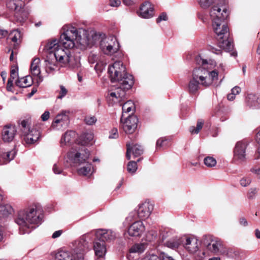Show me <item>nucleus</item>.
I'll return each mask as SVG.
<instances>
[{"label": "nucleus", "instance_id": "nucleus-1", "mask_svg": "<svg viewBox=\"0 0 260 260\" xmlns=\"http://www.w3.org/2000/svg\"><path fill=\"white\" fill-rule=\"evenodd\" d=\"M108 74L112 82H117L118 86L108 95V101L111 104L120 103L123 101L126 91L131 89L134 83V78L126 72V69L120 61L114 62L109 66Z\"/></svg>", "mask_w": 260, "mask_h": 260}, {"label": "nucleus", "instance_id": "nucleus-2", "mask_svg": "<svg viewBox=\"0 0 260 260\" xmlns=\"http://www.w3.org/2000/svg\"><path fill=\"white\" fill-rule=\"evenodd\" d=\"M80 30L73 26H64L62 28L59 41V48L62 46L67 50L74 47L84 49L90 46V42L85 37H82Z\"/></svg>", "mask_w": 260, "mask_h": 260}, {"label": "nucleus", "instance_id": "nucleus-3", "mask_svg": "<svg viewBox=\"0 0 260 260\" xmlns=\"http://www.w3.org/2000/svg\"><path fill=\"white\" fill-rule=\"evenodd\" d=\"M218 79V72L215 70L210 71L202 68L193 70L192 77L188 84V90L191 94L196 93L200 86L205 87L213 84Z\"/></svg>", "mask_w": 260, "mask_h": 260}, {"label": "nucleus", "instance_id": "nucleus-4", "mask_svg": "<svg viewBox=\"0 0 260 260\" xmlns=\"http://www.w3.org/2000/svg\"><path fill=\"white\" fill-rule=\"evenodd\" d=\"M43 215L39 211L37 205H32L20 211L15 222L20 226L21 233L24 234L29 233V228H32L35 225L40 224Z\"/></svg>", "mask_w": 260, "mask_h": 260}, {"label": "nucleus", "instance_id": "nucleus-5", "mask_svg": "<svg viewBox=\"0 0 260 260\" xmlns=\"http://www.w3.org/2000/svg\"><path fill=\"white\" fill-rule=\"evenodd\" d=\"M87 149L82 148L76 152L70 151L67 154V158L74 166H78L77 172L79 175L88 176L93 172V168L87 160L89 156Z\"/></svg>", "mask_w": 260, "mask_h": 260}, {"label": "nucleus", "instance_id": "nucleus-6", "mask_svg": "<svg viewBox=\"0 0 260 260\" xmlns=\"http://www.w3.org/2000/svg\"><path fill=\"white\" fill-rule=\"evenodd\" d=\"M213 29L216 35V39L218 46L226 52H231V55H237L233 51L234 45L232 39L230 38L229 28L223 21L212 24Z\"/></svg>", "mask_w": 260, "mask_h": 260}, {"label": "nucleus", "instance_id": "nucleus-7", "mask_svg": "<svg viewBox=\"0 0 260 260\" xmlns=\"http://www.w3.org/2000/svg\"><path fill=\"white\" fill-rule=\"evenodd\" d=\"M92 39L91 45L99 42L100 48L105 54L111 55L119 50V43L114 36L106 37L104 34L95 33L92 35Z\"/></svg>", "mask_w": 260, "mask_h": 260}, {"label": "nucleus", "instance_id": "nucleus-8", "mask_svg": "<svg viewBox=\"0 0 260 260\" xmlns=\"http://www.w3.org/2000/svg\"><path fill=\"white\" fill-rule=\"evenodd\" d=\"M21 135L28 144L37 142L40 138V133L34 126H32L30 118L21 119L18 122Z\"/></svg>", "mask_w": 260, "mask_h": 260}, {"label": "nucleus", "instance_id": "nucleus-9", "mask_svg": "<svg viewBox=\"0 0 260 260\" xmlns=\"http://www.w3.org/2000/svg\"><path fill=\"white\" fill-rule=\"evenodd\" d=\"M44 50L46 52H52L53 57L56 59L58 64L61 67H67L68 59H69L70 51H65L61 48H59L58 41L53 39L49 41L45 45Z\"/></svg>", "mask_w": 260, "mask_h": 260}, {"label": "nucleus", "instance_id": "nucleus-10", "mask_svg": "<svg viewBox=\"0 0 260 260\" xmlns=\"http://www.w3.org/2000/svg\"><path fill=\"white\" fill-rule=\"evenodd\" d=\"M91 234V233L84 234L79 240L75 241L74 251L77 260H83L84 253L88 248L87 240L90 238Z\"/></svg>", "mask_w": 260, "mask_h": 260}, {"label": "nucleus", "instance_id": "nucleus-11", "mask_svg": "<svg viewBox=\"0 0 260 260\" xmlns=\"http://www.w3.org/2000/svg\"><path fill=\"white\" fill-rule=\"evenodd\" d=\"M202 243L204 248L213 253L219 252L222 246L221 241L212 235H205L203 237Z\"/></svg>", "mask_w": 260, "mask_h": 260}, {"label": "nucleus", "instance_id": "nucleus-12", "mask_svg": "<svg viewBox=\"0 0 260 260\" xmlns=\"http://www.w3.org/2000/svg\"><path fill=\"white\" fill-rule=\"evenodd\" d=\"M228 16V13L223 6H214L210 11V16L212 24L223 21Z\"/></svg>", "mask_w": 260, "mask_h": 260}, {"label": "nucleus", "instance_id": "nucleus-13", "mask_svg": "<svg viewBox=\"0 0 260 260\" xmlns=\"http://www.w3.org/2000/svg\"><path fill=\"white\" fill-rule=\"evenodd\" d=\"M69 121L68 113L67 111H62L55 116L51 126L53 129L61 130L68 126Z\"/></svg>", "mask_w": 260, "mask_h": 260}, {"label": "nucleus", "instance_id": "nucleus-14", "mask_svg": "<svg viewBox=\"0 0 260 260\" xmlns=\"http://www.w3.org/2000/svg\"><path fill=\"white\" fill-rule=\"evenodd\" d=\"M138 119L136 115L129 114L127 117L124 118L122 123V126L125 133L131 134L133 133L137 127Z\"/></svg>", "mask_w": 260, "mask_h": 260}, {"label": "nucleus", "instance_id": "nucleus-15", "mask_svg": "<svg viewBox=\"0 0 260 260\" xmlns=\"http://www.w3.org/2000/svg\"><path fill=\"white\" fill-rule=\"evenodd\" d=\"M248 145L247 141H241L238 142L234 150V161L242 162L246 159V149Z\"/></svg>", "mask_w": 260, "mask_h": 260}, {"label": "nucleus", "instance_id": "nucleus-16", "mask_svg": "<svg viewBox=\"0 0 260 260\" xmlns=\"http://www.w3.org/2000/svg\"><path fill=\"white\" fill-rule=\"evenodd\" d=\"M90 233H91V236L95 235V240L101 242L111 241L115 238V234L111 230L99 229Z\"/></svg>", "mask_w": 260, "mask_h": 260}, {"label": "nucleus", "instance_id": "nucleus-17", "mask_svg": "<svg viewBox=\"0 0 260 260\" xmlns=\"http://www.w3.org/2000/svg\"><path fill=\"white\" fill-rule=\"evenodd\" d=\"M48 54L45 60V68L46 72L49 74L58 70V63L56 59L53 57L52 52H47Z\"/></svg>", "mask_w": 260, "mask_h": 260}, {"label": "nucleus", "instance_id": "nucleus-18", "mask_svg": "<svg viewBox=\"0 0 260 260\" xmlns=\"http://www.w3.org/2000/svg\"><path fill=\"white\" fill-rule=\"evenodd\" d=\"M153 209V206L149 202H144L140 204L137 211L138 216L140 218H147Z\"/></svg>", "mask_w": 260, "mask_h": 260}, {"label": "nucleus", "instance_id": "nucleus-19", "mask_svg": "<svg viewBox=\"0 0 260 260\" xmlns=\"http://www.w3.org/2000/svg\"><path fill=\"white\" fill-rule=\"evenodd\" d=\"M154 8L149 2H145L141 6L138 15L142 18L148 19L154 15Z\"/></svg>", "mask_w": 260, "mask_h": 260}, {"label": "nucleus", "instance_id": "nucleus-20", "mask_svg": "<svg viewBox=\"0 0 260 260\" xmlns=\"http://www.w3.org/2000/svg\"><path fill=\"white\" fill-rule=\"evenodd\" d=\"M93 249L96 257L95 260H104V257L107 251L105 243L95 240L94 242Z\"/></svg>", "mask_w": 260, "mask_h": 260}, {"label": "nucleus", "instance_id": "nucleus-21", "mask_svg": "<svg viewBox=\"0 0 260 260\" xmlns=\"http://www.w3.org/2000/svg\"><path fill=\"white\" fill-rule=\"evenodd\" d=\"M16 129L15 126L7 125L3 128L2 138L5 142H10L13 141L16 135Z\"/></svg>", "mask_w": 260, "mask_h": 260}, {"label": "nucleus", "instance_id": "nucleus-22", "mask_svg": "<svg viewBox=\"0 0 260 260\" xmlns=\"http://www.w3.org/2000/svg\"><path fill=\"white\" fill-rule=\"evenodd\" d=\"M144 230V226L142 221L134 222L128 228L127 233L130 236L138 237L141 235Z\"/></svg>", "mask_w": 260, "mask_h": 260}, {"label": "nucleus", "instance_id": "nucleus-23", "mask_svg": "<svg viewBox=\"0 0 260 260\" xmlns=\"http://www.w3.org/2000/svg\"><path fill=\"white\" fill-rule=\"evenodd\" d=\"M183 246L190 253H195L199 250L198 240L194 238H186Z\"/></svg>", "mask_w": 260, "mask_h": 260}, {"label": "nucleus", "instance_id": "nucleus-24", "mask_svg": "<svg viewBox=\"0 0 260 260\" xmlns=\"http://www.w3.org/2000/svg\"><path fill=\"white\" fill-rule=\"evenodd\" d=\"M40 59L39 58H35L31 62L30 71L34 76L37 77V82L39 84L43 81V78L40 76L41 70L40 68Z\"/></svg>", "mask_w": 260, "mask_h": 260}, {"label": "nucleus", "instance_id": "nucleus-25", "mask_svg": "<svg viewBox=\"0 0 260 260\" xmlns=\"http://www.w3.org/2000/svg\"><path fill=\"white\" fill-rule=\"evenodd\" d=\"M93 135L92 133H85L82 134L78 140V144L81 145V147H77L75 150L71 151L76 152L82 148L86 149L83 146L88 145L93 140Z\"/></svg>", "mask_w": 260, "mask_h": 260}, {"label": "nucleus", "instance_id": "nucleus-26", "mask_svg": "<svg viewBox=\"0 0 260 260\" xmlns=\"http://www.w3.org/2000/svg\"><path fill=\"white\" fill-rule=\"evenodd\" d=\"M126 157L127 159H131V153L133 152L134 157H138L141 155L143 152V148L138 144H135L132 146L130 144H126Z\"/></svg>", "mask_w": 260, "mask_h": 260}, {"label": "nucleus", "instance_id": "nucleus-27", "mask_svg": "<svg viewBox=\"0 0 260 260\" xmlns=\"http://www.w3.org/2000/svg\"><path fill=\"white\" fill-rule=\"evenodd\" d=\"M246 102L247 105L250 108H260V96H257L253 93H249L247 95Z\"/></svg>", "mask_w": 260, "mask_h": 260}, {"label": "nucleus", "instance_id": "nucleus-28", "mask_svg": "<svg viewBox=\"0 0 260 260\" xmlns=\"http://www.w3.org/2000/svg\"><path fill=\"white\" fill-rule=\"evenodd\" d=\"M16 154V151L13 149L10 151L0 152V165L6 164L13 160Z\"/></svg>", "mask_w": 260, "mask_h": 260}, {"label": "nucleus", "instance_id": "nucleus-29", "mask_svg": "<svg viewBox=\"0 0 260 260\" xmlns=\"http://www.w3.org/2000/svg\"><path fill=\"white\" fill-rule=\"evenodd\" d=\"M55 260H77V258L70 251L60 250L55 254Z\"/></svg>", "mask_w": 260, "mask_h": 260}, {"label": "nucleus", "instance_id": "nucleus-30", "mask_svg": "<svg viewBox=\"0 0 260 260\" xmlns=\"http://www.w3.org/2000/svg\"><path fill=\"white\" fill-rule=\"evenodd\" d=\"M76 138V133L73 131L66 132L60 140L61 145H67L74 142Z\"/></svg>", "mask_w": 260, "mask_h": 260}, {"label": "nucleus", "instance_id": "nucleus-31", "mask_svg": "<svg viewBox=\"0 0 260 260\" xmlns=\"http://www.w3.org/2000/svg\"><path fill=\"white\" fill-rule=\"evenodd\" d=\"M7 7L11 11H20L24 6L22 0H6Z\"/></svg>", "mask_w": 260, "mask_h": 260}, {"label": "nucleus", "instance_id": "nucleus-32", "mask_svg": "<svg viewBox=\"0 0 260 260\" xmlns=\"http://www.w3.org/2000/svg\"><path fill=\"white\" fill-rule=\"evenodd\" d=\"M14 212V209L10 204L1 205L0 204V218L8 217L10 215H12Z\"/></svg>", "mask_w": 260, "mask_h": 260}, {"label": "nucleus", "instance_id": "nucleus-33", "mask_svg": "<svg viewBox=\"0 0 260 260\" xmlns=\"http://www.w3.org/2000/svg\"><path fill=\"white\" fill-rule=\"evenodd\" d=\"M135 109L134 103L133 101L129 100L125 102L122 105V115L121 116V120L122 121L126 113L132 112L133 113Z\"/></svg>", "mask_w": 260, "mask_h": 260}, {"label": "nucleus", "instance_id": "nucleus-34", "mask_svg": "<svg viewBox=\"0 0 260 260\" xmlns=\"http://www.w3.org/2000/svg\"><path fill=\"white\" fill-rule=\"evenodd\" d=\"M32 83V79L31 77L29 76L19 78L16 82V85L22 88L30 86Z\"/></svg>", "mask_w": 260, "mask_h": 260}, {"label": "nucleus", "instance_id": "nucleus-35", "mask_svg": "<svg viewBox=\"0 0 260 260\" xmlns=\"http://www.w3.org/2000/svg\"><path fill=\"white\" fill-rule=\"evenodd\" d=\"M147 247L146 243H137L133 245L129 249L130 253H141L144 251Z\"/></svg>", "mask_w": 260, "mask_h": 260}, {"label": "nucleus", "instance_id": "nucleus-36", "mask_svg": "<svg viewBox=\"0 0 260 260\" xmlns=\"http://www.w3.org/2000/svg\"><path fill=\"white\" fill-rule=\"evenodd\" d=\"M80 64L79 57L73 56L70 52L67 67L73 68H78L80 66Z\"/></svg>", "mask_w": 260, "mask_h": 260}, {"label": "nucleus", "instance_id": "nucleus-37", "mask_svg": "<svg viewBox=\"0 0 260 260\" xmlns=\"http://www.w3.org/2000/svg\"><path fill=\"white\" fill-rule=\"evenodd\" d=\"M14 16L17 21L21 23L24 22L27 18L28 13L23 9L22 7L21 10L15 12Z\"/></svg>", "mask_w": 260, "mask_h": 260}, {"label": "nucleus", "instance_id": "nucleus-38", "mask_svg": "<svg viewBox=\"0 0 260 260\" xmlns=\"http://www.w3.org/2000/svg\"><path fill=\"white\" fill-rule=\"evenodd\" d=\"M9 37L15 43V46L18 45L20 41V32L17 29L13 30L10 34Z\"/></svg>", "mask_w": 260, "mask_h": 260}, {"label": "nucleus", "instance_id": "nucleus-39", "mask_svg": "<svg viewBox=\"0 0 260 260\" xmlns=\"http://www.w3.org/2000/svg\"><path fill=\"white\" fill-rule=\"evenodd\" d=\"M196 61L198 64L201 66V67H200L199 68H203L205 70H209L208 69L209 65H212V63H209L207 60L203 59L200 55L197 56L196 57Z\"/></svg>", "mask_w": 260, "mask_h": 260}, {"label": "nucleus", "instance_id": "nucleus-40", "mask_svg": "<svg viewBox=\"0 0 260 260\" xmlns=\"http://www.w3.org/2000/svg\"><path fill=\"white\" fill-rule=\"evenodd\" d=\"M204 121L203 120L200 119H198L197 123V126L196 127L194 126H191L189 128V131L190 132L193 134H198L201 129L202 128L203 126L204 125Z\"/></svg>", "mask_w": 260, "mask_h": 260}, {"label": "nucleus", "instance_id": "nucleus-41", "mask_svg": "<svg viewBox=\"0 0 260 260\" xmlns=\"http://www.w3.org/2000/svg\"><path fill=\"white\" fill-rule=\"evenodd\" d=\"M193 254H194L196 260H205L206 258L209 255V253L205 250L201 251L198 250L197 252Z\"/></svg>", "mask_w": 260, "mask_h": 260}, {"label": "nucleus", "instance_id": "nucleus-42", "mask_svg": "<svg viewBox=\"0 0 260 260\" xmlns=\"http://www.w3.org/2000/svg\"><path fill=\"white\" fill-rule=\"evenodd\" d=\"M180 245V242L175 239H172L167 241L165 243V245L172 249H177Z\"/></svg>", "mask_w": 260, "mask_h": 260}, {"label": "nucleus", "instance_id": "nucleus-43", "mask_svg": "<svg viewBox=\"0 0 260 260\" xmlns=\"http://www.w3.org/2000/svg\"><path fill=\"white\" fill-rule=\"evenodd\" d=\"M205 165L208 167H214L216 164V159L211 156L206 157L204 159Z\"/></svg>", "mask_w": 260, "mask_h": 260}, {"label": "nucleus", "instance_id": "nucleus-44", "mask_svg": "<svg viewBox=\"0 0 260 260\" xmlns=\"http://www.w3.org/2000/svg\"><path fill=\"white\" fill-rule=\"evenodd\" d=\"M167 139L165 138H161L157 140L156 143V150H159L167 146Z\"/></svg>", "mask_w": 260, "mask_h": 260}, {"label": "nucleus", "instance_id": "nucleus-45", "mask_svg": "<svg viewBox=\"0 0 260 260\" xmlns=\"http://www.w3.org/2000/svg\"><path fill=\"white\" fill-rule=\"evenodd\" d=\"M137 170V162L131 161L128 162L127 166V170L130 173H134Z\"/></svg>", "mask_w": 260, "mask_h": 260}, {"label": "nucleus", "instance_id": "nucleus-46", "mask_svg": "<svg viewBox=\"0 0 260 260\" xmlns=\"http://www.w3.org/2000/svg\"><path fill=\"white\" fill-rule=\"evenodd\" d=\"M59 88L60 90L57 91V93H58V95L56 98L57 99L61 100L67 94L68 90L63 85H60Z\"/></svg>", "mask_w": 260, "mask_h": 260}, {"label": "nucleus", "instance_id": "nucleus-47", "mask_svg": "<svg viewBox=\"0 0 260 260\" xmlns=\"http://www.w3.org/2000/svg\"><path fill=\"white\" fill-rule=\"evenodd\" d=\"M84 120L87 124L92 125L96 122L97 119L94 116L88 115L85 117Z\"/></svg>", "mask_w": 260, "mask_h": 260}, {"label": "nucleus", "instance_id": "nucleus-48", "mask_svg": "<svg viewBox=\"0 0 260 260\" xmlns=\"http://www.w3.org/2000/svg\"><path fill=\"white\" fill-rule=\"evenodd\" d=\"M201 7L203 8H208L211 3H212V0H198Z\"/></svg>", "mask_w": 260, "mask_h": 260}, {"label": "nucleus", "instance_id": "nucleus-49", "mask_svg": "<svg viewBox=\"0 0 260 260\" xmlns=\"http://www.w3.org/2000/svg\"><path fill=\"white\" fill-rule=\"evenodd\" d=\"M251 179L250 177H244L240 180V184L244 187H246L250 184Z\"/></svg>", "mask_w": 260, "mask_h": 260}, {"label": "nucleus", "instance_id": "nucleus-50", "mask_svg": "<svg viewBox=\"0 0 260 260\" xmlns=\"http://www.w3.org/2000/svg\"><path fill=\"white\" fill-rule=\"evenodd\" d=\"M53 171L56 174H60L62 173V170L59 165L55 164L53 167Z\"/></svg>", "mask_w": 260, "mask_h": 260}, {"label": "nucleus", "instance_id": "nucleus-51", "mask_svg": "<svg viewBox=\"0 0 260 260\" xmlns=\"http://www.w3.org/2000/svg\"><path fill=\"white\" fill-rule=\"evenodd\" d=\"M118 137L117 129L113 128L111 131V134L109 136L110 139H116Z\"/></svg>", "mask_w": 260, "mask_h": 260}, {"label": "nucleus", "instance_id": "nucleus-52", "mask_svg": "<svg viewBox=\"0 0 260 260\" xmlns=\"http://www.w3.org/2000/svg\"><path fill=\"white\" fill-rule=\"evenodd\" d=\"M136 217V213L135 212H131L128 216L126 218V221L128 222L133 221Z\"/></svg>", "mask_w": 260, "mask_h": 260}, {"label": "nucleus", "instance_id": "nucleus-53", "mask_svg": "<svg viewBox=\"0 0 260 260\" xmlns=\"http://www.w3.org/2000/svg\"><path fill=\"white\" fill-rule=\"evenodd\" d=\"M167 14L165 13H162L157 18L156 22H157V23H159L162 20H167Z\"/></svg>", "mask_w": 260, "mask_h": 260}, {"label": "nucleus", "instance_id": "nucleus-54", "mask_svg": "<svg viewBox=\"0 0 260 260\" xmlns=\"http://www.w3.org/2000/svg\"><path fill=\"white\" fill-rule=\"evenodd\" d=\"M50 116V113L48 111H46L44 113L41 115L42 120L43 121H47Z\"/></svg>", "mask_w": 260, "mask_h": 260}, {"label": "nucleus", "instance_id": "nucleus-55", "mask_svg": "<svg viewBox=\"0 0 260 260\" xmlns=\"http://www.w3.org/2000/svg\"><path fill=\"white\" fill-rule=\"evenodd\" d=\"M120 3V0H110V5L112 7H118Z\"/></svg>", "mask_w": 260, "mask_h": 260}, {"label": "nucleus", "instance_id": "nucleus-56", "mask_svg": "<svg viewBox=\"0 0 260 260\" xmlns=\"http://www.w3.org/2000/svg\"><path fill=\"white\" fill-rule=\"evenodd\" d=\"M241 91V88L239 86L234 87L231 90V92L235 95L238 94Z\"/></svg>", "mask_w": 260, "mask_h": 260}, {"label": "nucleus", "instance_id": "nucleus-57", "mask_svg": "<svg viewBox=\"0 0 260 260\" xmlns=\"http://www.w3.org/2000/svg\"><path fill=\"white\" fill-rule=\"evenodd\" d=\"M17 76H18L17 69H11V77L10 78H11L12 79L14 80L17 77Z\"/></svg>", "mask_w": 260, "mask_h": 260}, {"label": "nucleus", "instance_id": "nucleus-58", "mask_svg": "<svg viewBox=\"0 0 260 260\" xmlns=\"http://www.w3.org/2000/svg\"><path fill=\"white\" fill-rule=\"evenodd\" d=\"M251 172L257 175H260V168L254 167L251 169Z\"/></svg>", "mask_w": 260, "mask_h": 260}, {"label": "nucleus", "instance_id": "nucleus-59", "mask_svg": "<svg viewBox=\"0 0 260 260\" xmlns=\"http://www.w3.org/2000/svg\"><path fill=\"white\" fill-rule=\"evenodd\" d=\"M13 79L11 78H9L8 81L7 88L8 91H11L12 90V87L13 86Z\"/></svg>", "mask_w": 260, "mask_h": 260}, {"label": "nucleus", "instance_id": "nucleus-60", "mask_svg": "<svg viewBox=\"0 0 260 260\" xmlns=\"http://www.w3.org/2000/svg\"><path fill=\"white\" fill-rule=\"evenodd\" d=\"M239 223L241 225L243 226H246L248 225L247 220L244 217H241L239 219Z\"/></svg>", "mask_w": 260, "mask_h": 260}, {"label": "nucleus", "instance_id": "nucleus-61", "mask_svg": "<svg viewBox=\"0 0 260 260\" xmlns=\"http://www.w3.org/2000/svg\"><path fill=\"white\" fill-rule=\"evenodd\" d=\"M61 230H58L54 232L52 234V237L54 239L59 237L62 234Z\"/></svg>", "mask_w": 260, "mask_h": 260}, {"label": "nucleus", "instance_id": "nucleus-62", "mask_svg": "<svg viewBox=\"0 0 260 260\" xmlns=\"http://www.w3.org/2000/svg\"><path fill=\"white\" fill-rule=\"evenodd\" d=\"M8 35V31L6 30L0 29V38L6 37Z\"/></svg>", "mask_w": 260, "mask_h": 260}, {"label": "nucleus", "instance_id": "nucleus-63", "mask_svg": "<svg viewBox=\"0 0 260 260\" xmlns=\"http://www.w3.org/2000/svg\"><path fill=\"white\" fill-rule=\"evenodd\" d=\"M210 50L214 53L216 54H219L221 53V51L220 49H215L214 47H211L210 48Z\"/></svg>", "mask_w": 260, "mask_h": 260}, {"label": "nucleus", "instance_id": "nucleus-64", "mask_svg": "<svg viewBox=\"0 0 260 260\" xmlns=\"http://www.w3.org/2000/svg\"><path fill=\"white\" fill-rule=\"evenodd\" d=\"M235 95L233 94L232 92L229 94L227 96V98L228 100L232 101L235 99Z\"/></svg>", "mask_w": 260, "mask_h": 260}]
</instances>
